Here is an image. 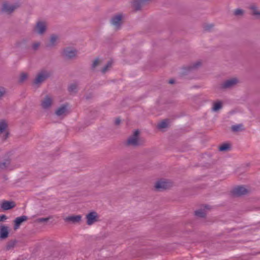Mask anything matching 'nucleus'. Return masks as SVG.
I'll return each instance as SVG.
<instances>
[{
  "label": "nucleus",
  "mask_w": 260,
  "mask_h": 260,
  "mask_svg": "<svg viewBox=\"0 0 260 260\" xmlns=\"http://www.w3.org/2000/svg\"><path fill=\"white\" fill-rule=\"evenodd\" d=\"M47 26V23L45 22L39 21L36 25L35 31L39 35H43L46 30Z\"/></svg>",
  "instance_id": "ddd939ff"
},
{
  "label": "nucleus",
  "mask_w": 260,
  "mask_h": 260,
  "mask_svg": "<svg viewBox=\"0 0 260 260\" xmlns=\"http://www.w3.org/2000/svg\"><path fill=\"white\" fill-rule=\"evenodd\" d=\"M122 15L118 14L115 15L111 19V24L116 28H118L121 23Z\"/></svg>",
  "instance_id": "dca6fc26"
},
{
  "label": "nucleus",
  "mask_w": 260,
  "mask_h": 260,
  "mask_svg": "<svg viewBox=\"0 0 260 260\" xmlns=\"http://www.w3.org/2000/svg\"><path fill=\"white\" fill-rule=\"evenodd\" d=\"M231 129L234 132H238L244 130V127L242 124H239L232 125Z\"/></svg>",
  "instance_id": "4be33fe9"
},
{
  "label": "nucleus",
  "mask_w": 260,
  "mask_h": 260,
  "mask_svg": "<svg viewBox=\"0 0 260 260\" xmlns=\"http://www.w3.org/2000/svg\"><path fill=\"white\" fill-rule=\"evenodd\" d=\"M63 221L68 224L78 225L83 221V216L80 214H72L63 217Z\"/></svg>",
  "instance_id": "7ed1b4c3"
},
{
  "label": "nucleus",
  "mask_w": 260,
  "mask_h": 260,
  "mask_svg": "<svg viewBox=\"0 0 260 260\" xmlns=\"http://www.w3.org/2000/svg\"><path fill=\"white\" fill-rule=\"evenodd\" d=\"M230 148V145L228 144H224L220 146L219 147V150L223 151H226Z\"/></svg>",
  "instance_id": "c85d7f7f"
},
{
  "label": "nucleus",
  "mask_w": 260,
  "mask_h": 260,
  "mask_svg": "<svg viewBox=\"0 0 260 260\" xmlns=\"http://www.w3.org/2000/svg\"><path fill=\"white\" fill-rule=\"evenodd\" d=\"M69 112L68 105L62 104L56 109L54 113L57 117L62 118L66 116Z\"/></svg>",
  "instance_id": "0eeeda50"
},
{
  "label": "nucleus",
  "mask_w": 260,
  "mask_h": 260,
  "mask_svg": "<svg viewBox=\"0 0 260 260\" xmlns=\"http://www.w3.org/2000/svg\"><path fill=\"white\" fill-rule=\"evenodd\" d=\"M223 103L221 101H216L213 104L212 110L214 112H217L222 107Z\"/></svg>",
  "instance_id": "aec40b11"
},
{
  "label": "nucleus",
  "mask_w": 260,
  "mask_h": 260,
  "mask_svg": "<svg viewBox=\"0 0 260 260\" xmlns=\"http://www.w3.org/2000/svg\"><path fill=\"white\" fill-rule=\"evenodd\" d=\"M139 134L140 132L138 130H135L132 135L128 138L127 140V144L133 146L141 145V142L139 137Z\"/></svg>",
  "instance_id": "39448f33"
},
{
  "label": "nucleus",
  "mask_w": 260,
  "mask_h": 260,
  "mask_svg": "<svg viewBox=\"0 0 260 260\" xmlns=\"http://www.w3.org/2000/svg\"><path fill=\"white\" fill-rule=\"evenodd\" d=\"M59 42V36L56 35H52L49 38L47 46L49 47L55 46Z\"/></svg>",
  "instance_id": "f3484780"
},
{
  "label": "nucleus",
  "mask_w": 260,
  "mask_h": 260,
  "mask_svg": "<svg viewBox=\"0 0 260 260\" xmlns=\"http://www.w3.org/2000/svg\"><path fill=\"white\" fill-rule=\"evenodd\" d=\"M112 64V61H109L107 64L103 67V68L102 70V72L103 73H106L111 68Z\"/></svg>",
  "instance_id": "b1692460"
},
{
  "label": "nucleus",
  "mask_w": 260,
  "mask_h": 260,
  "mask_svg": "<svg viewBox=\"0 0 260 260\" xmlns=\"http://www.w3.org/2000/svg\"><path fill=\"white\" fill-rule=\"evenodd\" d=\"M9 135L7 122L4 120H0V138L3 140H6Z\"/></svg>",
  "instance_id": "9d476101"
},
{
  "label": "nucleus",
  "mask_w": 260,
  "mask_h": 260,
  "mask_svg": "<svg viewBox=\"0 0 260 260\" xmlns=\"http://www.w3.org/2000/svg\"><path fill=\"white\" fill-rule=\"evenodd\" d=\"M86 224L89 226L100 221V215L95 211H91L85 215Z\"/></svg>",
  "instance_id": "20e7f679"
},
{
  "label": "nucleus",
  "mask_w": 260,
  "mask_h": 260,
  "mask_svg": "<svg viewBox=\"0 0 260 260\" xmlns=\"http://www.w3.org/2000/svg\"><path fill=\"white\" fill-rule=\"evenodd\" d=\"M15 205V202L9 201H3L0 203V207L4 210H8L12 209Z\"/></svg>",
  "instance_id": "2eb2a0df"
},
{
  "label": "nucleus",
  "mask_w": 260,
  "mask_h": 260,
  "mask_svg": "<svg viewBox=\"0 0 260 260\" xmlns=\"http://www.w3.org/2000/svg\"><path fill=\"white\" fill-rule=\"evenodd\" d=\"M14 243L13 242L9 243L6 245V246L5 247V249L7 250H9L11 249V248H12L14 247Z\"/></svg>",
  "instance_id": "2f4dec72"
},
{
  "label": "nucleus",
  "mask_w": 260,
  "mask_h": 260,
  "mask_svg": "<svg viewBox=\"0 0 260 260\" xmlns=\"http://www.w3.org/2000/svg\"><path fill=\"white\" fill-rule=\"evenodd\" d=\"M78 85L76 83H73L69 86V90L71 92H75L77 89Z\"/></svg>",
  "instance_id": "cd10ccee"
},
{
  "label": "nucleus",
  "mask_w": 260,
  "mask_h": 260,
  "mask_svg": "<svg viewBox=\"0 0 260 260\" xmlns=\"http://www.w3.org/2000/svg\"><path fill=\"white\" fill-rule=\"evenodd\" d=\"M252 15L260 18V9L255 4H252L249 7Z\"/></svg>",
  "instance_id": "6ab92c4d"
},
{
  "label": "nucleus",
  "mask_w": 260,
  "mask_h": 260,
  "mask_svg": "<svg viewBox=\"0 0 260 260\" xmlns=\"http://www.w3.org/2000/svg\"><path fill=\"white\" fill-rule=\"evenodd\" d=\"M10 166V161L9 160H5L0 162V169L6 170L8 169Z\"/></svg>",
  "instance_id": "412c9836"
},
{
  "label": "nucleus",
  "mask_w": 260,
  "mask_h": 260,
  "mask_svg": "<svg viewBox=\"0 0 260 260\" xmlns=\"http://www.w3.org/2000/svg\"><path fill=\"white\" fill-rule=\"evenodd\" d=\"M168 120H163V121L160 122L158 124L157 126L159 129H162L166 128L168 126Z\"/></svg>",
  "instance_id": "393cba45"
},
{
  "label": "nucleus",
  "mask_w": 260,
  "mask_h": 260,
  "mask_svg": "<svg viewBox=\"0 0 260 260\" xmlns=\"http://www.w3.org/2000/svg\"><path fill=\"white\" fill-rule=\"evenodd\" d=\"M8 229H0V239H4L8 236Z\"/></svg>",
  "instance_id": "5701e85b"
},
{
  "label": "nucleus",
  "mask_w": 260,
  "mask_h": 260,
  "mask_svg": "<svg viewBox=\"0 0 260 260\" xmlns=\"http://www.w3.org/2000/svg\"><path fill=\"white\" fill-rule=\"evenodd\" d=\"M40 45V43L39 42H35L32 44V48L33 49L36 50L39 48Z\"/></svg>",
  "instance_id": "473e14b6"
},
{
  "label": "nucleus",
  "mask_w": 260,
  "mask_h": 260,
  "mask_svg": "<svg viewBox=\"0 0 260 260\" xmlns=\"http://www.w3.org/2000/svg\"><path fill=\"white\" fill-rule=\"evenodd\" d=\"M101 62V60L99 59H95L92 63V68H95L96 66L100 64Z\"/></svg>",
  "instance_id": "7c9ffc66"
},
{
  "label": "nucleus",
  "mask_w": 260,
  "mask_h": 260,
  "mask_svg": "<svg viewBox=\"0 0 260 260\" xmlns=\"http://www.w3.org/2000/svg\"><path fill=\"white\" fill-rule=\"evenodd\" d=\"M174 82V81L173 80H171L169 81V83H171V84H173Z\"/></svg>",
  "instance_id": "4c0bfd02"
},
{
  "label": "nucleus",
  "mask_w": 260,
  "mask_h": 260,
  "mask_svg": "<svg viewBox=\"0 0 260 260\" xmlns=\"http://www.w3.org/2000/svg\"><path fill=\"white\" fill-rule=\"evenodd\" d=\"M239 83V80L233 77L226 80L221 84V88L224 89L232 88L235 87Z\"/></svg>",
  "instance_id": "6e6552de"
},
{
  "label": "nucleus",
  "mask_w": 260,
  "mask_h": 260,
  "mask_svg": "<svg viewBox=\"0 0 260 260\" xmlns=\"http://www.w3.org/2000/svg\"><path fill=\"white\" fill-rule=\"evenodd\" d=\"M18 4H11L8 2H4L1 8V11L4 13L10 14L18 7Z\"/></svg>",
  "instance_id": "1a4fd4ad"
},
{
  "label": "nucleus",
  "mask_w": 260,
  "mask_h": 260,
  "mask_svg": "<svg viewBox=\"0 0 260 260\" xmlns=\"http://www.w3.org/2000/svg\"><path fill=\"white\" fill-rule=\"evenodd\" d=\"M120 122V120L119 119H117L116 120H115V123L116 124H119Z\"/></svg>",
  "instance_id": "e433bc0d"
},
{
  "label": "nucleus",
  "mask_w": 260,
  "mask_h": 260,
  "mask_svg": "<svg viewBox=\"0 0 260 260\" xmlns=\"http://www.w3.org/2000/svg\"><path fill=\"white\" fill-rule=\"evenodd\" d=\"M171 186V183L165 179L157 181L155 184V188L158 190L167 189Z\"/></svg>",
  "instance_id": "f8f14e48"
},
{
  "label": "nucleus",
  "mask_w": 260,
  "mask_h": 260,
  "mask_svg": "<svg viewBox=\"0 0 260 260\" xmlns=\"http://www.w3.org/2000/svg\"><path fill=\"white\" fill-rule=\"evenodd\" d=\"M62 55L66 58H72L77 55V51L73 48H67L62 51Z\"/></svg>",
  "instance_id": "4468645a"
},
{
  "label": "nucleus",
  "mask_w": 260,
  "mask_h": 260,
  "mask_svg": "<svg viewBox=\"0 0 260 260\" xmlns=\"http://www.w3.org/2000/svg\"><path fill=\"white\" fill-rule=\"evenodd\" d=\"M247 192V189L243 186L236 187L233 189V193L236 196L243 195L246 194Z\"/></svg>",
  "instance_id": "a211bd4d"
},
{
  "label": "nucleus",
  "mask_w": 260,
  "mask_h": 260,
  "mask_svg": "<svg viewBox=\"0 0 260 260\" xmlns=\"http://www.w3.org/2000/svg\"><path fill=\"white\" fill-rule=\"evenodd\" d=\"M201 64V62L200 61H197L196 62H194L191 64V66L190 67V68L191 69H197L200 67Z\"/></svg>",
  "instance_id": "c756f323"
},
{
  "label": "nucleus",
  "mask_w": 260,
  "mask_h": 260,
  "mask_svg": "<svg viewBox=\"0 0 260 260\" xmlns=\"http://www.w3.org/2000/svg\"><path fill=\"white\" fill-rule=\"evenodd\" d=\"M54 98L51 94H46L40 100V106L44 111H50L54 105Z\"/></svg>",
  "instance_id": "f03ea898"
},
{
  "label": "nucleus",
  "mask_w": 260,
  "mask_h": 260,
  "mask_svg": "<svg viewBox=\"0 0 260 260\" xmlns=\"http://www.w3.org/2000/svg\"><path fill=\"white\" fill-rule=\"evenodd\" d=\"M50 76L49 72L46 70H43L40 72L36 76L34 81V84L39 85L44 82Z\"/></svg>",
  "instance_id": "423d86ee"
},
{
  "label": "nucleus",
  "mask_w": 260,
  "mask_h": 260,
  "mask_svg": "<svg viewBox=\"0 0 260 260\" xmlns=\"http://www.w3.org/2000/svg\"><path fill=\"white\" fill-rule=\"evenodd\" d=\"M210 209L211 207L209 205H203L194 211V215L198 217L205 218Z\"/></svg>",
  "instance_id": "9b49d317"
},
{
  "label": "nucleus",
  "mask_w": 260,
  "mask_h": 260,
  "mask_svg": "<svg viewBox=\"0 0 260 260\" xmlns=\"http://www.w3.org/2000/svg\"><path fill=\"white\" fill-rule=\"evenodd\" d=\"M5 93V90L4 88H0V98Z\"/></svg>",
  "instance_id": "f704fd0d"
},
{
  "label": "nucleus",
  "mask_w": 260,
  "mask_h": 260,
  "mask_svg": "<svg viewBox=\"0 0 260 260\" xmlns=\"http://www.w3.org/2000/svg\"><path fill=\"white\" fill-rule=\"evenodd\" d=\"M27 77H28L27 74H26L25 73H22L20 75L19 81L20 82H23L27 78Z\"/></svg>",
  "instance_id": "bb28decb"
},
{
  "label": "nucleus",
  "mask_w": 260,
  "mask_h": 260,
  "mask_svg": "<svg viewBox=\"0 0 260 260\" xmlns=\"http://www.w3.org/2000/svg\"><path fill=\"white\" fill-rule=\"evenodd\" d=\"M144 3H145L144 2H140L137 5V7H139V9L138 10H139L141 8V7H142V6L143 5V4Z\"/></svg>",
  "instance_id": "c9c22d12"
},
{
  "label": "nucleus",
  "mask_w": 260,
  "mask_h": 260,
  "mask_svg": "<svg viewBox=\"0 0 260 260\" xmlns=\"http://www.w3.org/2000/svg\"><path fill=\"white\" fill-rule=\"evenodd\" d=\"M258 225L260 226V222H258Z\"/></svg>",
  "instance_id": "58836bf2"
},
{
  "label": "nucleus",
  "mask_w": 260,
  "mask_h": 260,
  "mask_svg": "<svg viewBox=\"0 0 260 260\" xmlns=\"http://www.w3.org/2000/svg\"><path fill=\"white\" fill-rule=\"evenodd\" d=\"M28 220H31V222L36 223L37 225H48V223L53 222V217L52 216H49L45 218H37L36 215H32L30 217L22 215L15 219L14 220V228H18L21 225L23 222Z\"/></svg>",
  "instance_id": "f257e3e1"
},
{
  "label": "nucleus",
  "mask_w": 260,
  "mask_h": 260,
  "mask_svg": "<svg viewBox=\"0 0 260 260\" xmlns=\"http://www.w3.org/2000/svg\"><path fill=\"white\" fill-rule=\"evenodd\" d=\"M245 14V11L241 9H235L234 11V14L236 16H242Z\"/></svg>",
  "instance_id": "a878e982"
},
{
  "label": "nucleus",
  "mask_w": 260,
  "mask_h": 260,
  "mask_svg": "<svg viewBox=\"0 0 260 260\" xmlns=\"http://www.w3.org/2000/svg\"><path fill=\"white\" fill-rule=\"evenodd\" d=\"M7 219L5 215L0 214V222L3 221Z\"/></svg>",
  "instance_id": "72a5a7b5"
}]
</instances>
